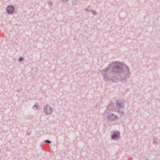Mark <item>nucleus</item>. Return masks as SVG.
Returning <instances> with one entry per match:
<instances>
[{
  "mask_svg": "<svg viewBox=\"0 0 160 160\" xmlns=\"http://www.w3.org/2000/svg\"><path fill=\"white\" fill-rule=\"evenodd\" d=\"M113 108V103L112 102H110L107 107V109L105 110V112L107 114L111 113L112 112Z\"/></svg>",
  "mask_w": 160,
  "mask_h": 160,
  "instance_id": "nucleus-5",
  "label": "nucleus"
},
{
  "mask_svg": "<svg viewBox=\"0 0 160 160\" xmlns=\"http://www.w3.org/2000/svg\"><path fill=\"white\" fill-rule=\"evenodd\" d=\"M6 9L7 13L8 14H10L14 12L15 8L13 5H9L7 6Z\"/></svg>",
  "mask_w": 160,
  "mask_h": 160,
  "instance_id": "nucleus-6",
  "label": "nucleus"
},
{
  "mask_svg": "<svg viewBox=\"0 0 160 160\" xmlns=\"http://www.w3.org/2000/svg\"><path fill=\"white\" fill-rule=\"evenodd\" d=\"M43 111L46 114L48 115L52 113L53 109L49 105H47L44 106Z\"/></svg>",
  "mask_w": 160,
  "mask_h": 160,
  "instance_id": "nucleus-3",
  "label": "nucleus"
},
{
  "mask_svg": "<svg viewBox=\"0 0 160 160\" xmlns=\"http://www.w3.org/2000/svg\"><path fill=\"white\" fill-rule=\"evenodd\" d=\"M85 10L86 11H87L89 12H90L91 11V10L89 9L88 8H86Z\"/></svg>",
  "mask_w": 160,
  "mask_h": 160,
  "instance_id": "nucleus-13",
  "label": "nucleus"
},
{
  "mask_svg": "<svg viewBox=\"0 0 160 160\" xmlns=\"http://www.w3.org/2000/svg\"><path fill=\"white\" fill-rule=\"evenodd\" d=\"M106 81L116 82L117 81L126 82L130 75L129 68L123 62L112 61L102 71Z\"/></svg>",
  "mask_w": 160,
  "mask_h": 160,
  "instance_id": "nucleus-1",
  "label": "nucleus"
},
{
  "mask_svg": "<svg viewBox=\"0 0 160 160\" xmlns=\"http://www.w3.org/2000/svg\"><path fill=\"white\" fill-rule=\"evenodd\" d=\"M117 112L121 115H123L124 112L123 111L124 108V103L121 101H117L116 102Z\"/></svg>",
  "mask_w": 160,
  "mask_h": 160,
  "instance_id": "nucleus-2",
  "label": "nucleus"
},
{
  "mask_svg": "<svg viewBox=\"0 0 160 160\" xmlns=\"http://www.w3.org/2000/svg\"><path fill=\"white\" fill-rule=\"evenodd\" d=\"M38 108V106L37 105H34L33 107V109L34 110H36Z\"/></svg>",
  "mask_w": 160,
  "mask_h": 160,
  "instance_id": "nucleus-11",
  "label": "nucleus"
},
{
  "mask_svg": "<svg viewBox=\"0 0 160 160\" xmlns=\"http://www.w3.org/2000/svg\"><path fill=\"white\" fill-rule=\"evenodd\" d=\"M67 0H62V2H64L67 1Z\"/></svg>",
  "mask_w": 160,
  "mask_h": 160,
  "instance_id": "nucleus-16",
  "label": "nucleus"
},
{
  "mask_svg": "<svg viewBox=\"0 0 160 160\" xmlns=\"http://www.w3.org/2000/svg\"><path fill=\"white\" fill-rule=\"evenodd\" d=\"M107 117L108 120L110 122L114 121L118 119V117L117 116L111 113L107 114Z\"/></svg>",
  "mask_w": 160,
  "mask_h": 160,
  "instance_id": "nucleus-4",
  "label": "nucleus"
},
{
  "mask_svg": "<svg viewBox=\"0 0 160 160\" xmlns=\"http://www.w3.org/2000/svg\"><path fill=\"white\" fill-rule=\"evenodd\" d=\"M120 137V133L119 132H114L111 136V138L115 141L118 140Z\"/></svg>",
  "mask_w": 160,
  "mask_h": 160,
  "instance_id": "nucleus-7",
  "label": "nucleus"
},
{
  "mask_svg": "<svg viewBox=\"0 0 160 160\" xmlns=\"http://www.w3.org/2000/svg\"><path fill=\"white\" fill-rule=\"evenodd\" d=\"M24 60V58L22 57H20L18 59V61L19 62H22Z\"/></svg>",
  "mask_w": 160,
  "mask_h": 160,
  "instance_id": "nucleus-9",
  "label": "nucleus"
},
{
  "mask_svg": "<svg viewBox=\"0 0 160 160\" xmlns=\"http://www.w3.org/2000/svg\"><path fill=\"white\" fill-rule=\"evenodd\" d=\"M77 2V0H72V4H76V2Z\"/></svg>",
  "mask_w": 160,
  "mask_h": 160,
  "instance_id": "nucleus-14",
  "label": "nucleus"
},
{
  "mask_svg": "<svg viewBox=\"0 0 160 160\" xmlns=\"http://www.w3.org/2000/svg\"><path fill=\"white\" fill-rule=\"evenodd\" d=\"M153 144L156 145L158 143V139L156 138H153Z\"/></svg>",
  "mask_w": 160,
  "mask_h": 160,
  "instance_id": "nucleus-8",
  "label": "nucleus"
},
{
  "mask_svg": "<svg viewBox=\"0 0 160 160\" xmlns=\"http://www.w3.org/2000/svg\"><path fill=\"white\" fill-rule=\"evenodd\" d=\"M45 142L46 143H48L50 144L51 143V141L48 140H46L45 141Z\"/></svg>",
  "mask_w": 160,
  "mask_h": 160,
  "instance_id": "nucleus-10",
  "label": "nucleus"
},
{
  "mask_svg": "<svg viewBox=\"0 0 160 160\" xmlns=\"http://www.w3.org/2000/svg\"><path fill=\"white\" fill-rule=\"evenodd\" d=\"M48 4L50 7H51L53 6V4L52 2H48Z\"/></svg>",
  "mask_w": 160,
  "mask_h": 160,
  "instance_id": "nucleus-15",
  "label": "nucleus"
},
{
  "mask_svg": "<svg viewBox=\"0 0 160 160\" xmlns=\"http://www.w3.org/2000/svg\"><path fill=\"white\" fill-rule=\"evenodd\" d=\"M91 12L94 14L95 15L97 14V12L95 10H91Z\"/></svg>",
  "mask_w": 160,
  "mask_h": 160,
  "instance_id": "nucleus-12",
  "label": "nucleus"
}]
</instances>
